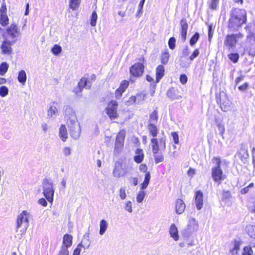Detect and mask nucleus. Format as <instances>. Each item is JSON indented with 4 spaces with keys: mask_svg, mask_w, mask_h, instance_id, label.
<instances>
[{
    "mask_svg": "<svg viewBox=\"0 0 255 255\" xmlns=\"http://www.w3.org/2000/svg\"><path fill=\"white\" fill-rule=\"evenodd\" d=\"M113 174L114 176L116 178H119L124 176V169L121 162L117 161L115 163Z\"/></svg>",
    "mask_w": 255,
    "mask_h": 255,
    "instance_id": "obj_13",
    "label": "nucleus"
},
{
    "mask_svg": "<svg viewBox=\"0 0 255 255\" xmlns=\"http://www.w3.org/2000/svg\"><path fill=\"white\" fill-rule=\"evenodd\" d=\"M59 136L61 140L65 142L68 138V132L64 125H61L59 129Z\"/></svg>",
    "mask_w": 255,
    "mask_h": 255,
    "instance_id": "obj_19",
    "label": "nucleus"
},
{
    "mask_svg": "<svg viewBox=\"0 0 255 255\" xmlns=\"http://www.w3.org/2000/svg\"><path fill=\"white\" fill-rule=\"evenodd\" d=\"M241 243L236 240L233 242V247L229 251V255H240V246Z\"/></svg>",
    "mask_w": 255,
    "mask_h": 255,
    "instance_id": "obj_16",
    "label": "nucleus"
},
{
    "mask_svg": "<svg viewBox=\"0 0 255 255\" xmlns=\"http://www.w3.org/2000/svg\"><path fill=\"white\" fill-rule=\"evenodd\" d=\"M199 54V51L198 49H196L194 50L192 55L190 56L189 58L191 61L193 60L195 58H196Z\"/></svg>",
    "mask_w": 255,
    "mask_h": 255,
    "instance_id": "obj_56",
    "label": "nucleus"
},
{
    "mask_svg": "<svg viewBox=\"0 0 255 255\" xmlns=\"http://www.w3.org/2000/svg\"><path fill=\"white\" fill-rule=\"evenodd\" d=\"M148 130L153 137H156L158 133L157 128L152 124H149L148 125Z\"/></svg>",
    "mask_w": 255,
    "mask_h": 255,
    "instance_id": "obj_31",
    "label": "nucleus"
},
{
    "mask_svg": "<svg viewBox=\"0 0 255 255\" xmlns=\"http://www.w3.org/2000/svg\"><path fill=\"white\" fill-rule=\"evenodd\" d=\"M180 81L182 84H185L187 81V77L185 74H182L180 77Z\"/></svg>",
    "mask_w": 255,
    "mask_h": 255,
    "instance_id": "obj_59",
    "label": "nucleus"
},
{
    "mask_svg": "<svg viewBox=\"0 0 255 255\" xmlns=\"http://www.w3.org/2000/svg\"><path fill=\"white\" fill-rule=\"evenodd\" d=\"M29 213L26 211H23L18 216L17 220V231H19L20 234H23L26 231L29 226Z\"/></svg>",
    "mask_w": 255,
    "mask_h": 255,
    "instance_id": "obj_5",
    "label": "nucleus"
},
{
    "mask_svg": "<svg viewBox=\"0 0 255 255\" xmlns=\"http://www.w3.org/2000/svg\"><path fill=\"white\" fill-rule=\"evenodd\" d=\"M119 196L122 200H124L127 197L126 187H122L119 190Z\"/></svg>",
    "mask_w": 255,
    "mask_h": 255,
    "instance_id": "obj_45",
    "label": "nucleus"
},
{
    "mask_svg": "<svg viewBox=\"0 0 255 255\" xmlns=\"http://www.w3.org/2000/svg\"><path fill=\"white\" fill-rule=\"evenodd\" d=\"M81 248V247H79L78 245L77 247L74 250L73 255H80Z\"/></svg>",
    "mask_w": 255,
    "mask_h": 255,
    "instance_id": "obj_64",
    "label": "nucleus"
},
{
    "mask_svg": "<svg viewBox=\"0 0 255 255\" xmlns=\"http://www.w3.org/2000/svg\"><path fill=\"white\" fill-rule=\"evenodd\" d=\"M198 228V222L194 218L190 219L188 224V229L190 232H194L195 231H197Z\"/></svg>",
    "mask_w": 255,
    "mask_h": 255,
    "instance_id": "obj_24",
    "label": "nucleus"
},
{
    "mask_svg": "<svg viewBox=\"0 0 255 255\" xmlns=\"http://www.w3.org/2000/svg\"><path fill=\"white\" fill-rule=\"evenodd\" d=\"M199 38V34L198 33H196L191 38L190 40V44L191 45H194L197 41L198 40Z\"/></svg>",
    "mask_w": 255,
    "mask_h": 255,
    "instance_id": "obj_49",
    "label": "nucleus"
},
{
    "mask_svg": "<svg viewBox=\"0 0 255 255\" xmlns=\"http://www.w3.org/2000/svg\"><path fill=\"white\" fill-rule=\"evenodd\" d=\"M175 91L174 89H170L167 92V96L172 99H179L181 98L180 96L175 95Z\"/></svg>",
    "mask_w": 255,
    "mask_h": 255,
    "instance_id": "obj_40",
    "label": "nucleus"
},
{
    "mask_svg": "<svg viewBox=\"0 0 255 255\" xmlns=\"http://www.w3.org/2000/svg\"><path fill=\"white\" fill-rule=\"evenodd\" d=\"M175 143L177 144L179 142V137L178 135L176 132H172L171 133Z\"/></svg>",
    "mask_w": 255,
    "mask_h": 255,
    "instance_id": "obj_58",
    "label": "nucleus"
},
{
    "mask_svg": "<svg viewBox=\"0 0 255 255\" xmlns=\"http://www.w3.org/2000/svg\"><path fill=\"white\" fill-rule=\"evenodd\" d=\"M27 79L26 72L24 70H21L18 72L17 80L22 85H24Z\"/></svg>",
    "mask_w": 255,
    "mask_h": 255,
    "instance_id": "obj_27",
    "label": "nucleus"
},
{
    "mask_svg": "<svg viewBox=\"0 0 255 255\" xmlns=\"http://www.w3.org/2000/svg\"><path fill=\"white\" fill-rule=\"evenodd\" d=\"M84 87L89 89L91 87V84L88 83L87 80L86 78L83 77L78 83V87L75 88L74 91L76 94H78V93L81 92L83 88Z\"/></svg>",
    "mask_w": 255,
    "mask_h": 255,
    "instance_id": "obj_15",
    "label": "nucleus"
},
{
    "mask_svg": "<svg viewBox=\"0 0 255 255\" xmlns=\"http://www.w3.org/2000/svg\"><path fill=\"white\" fill-rule=\"evenodd\" d=\"M62 152L66 156H69L71 154V149L69 147H65L62 149Z\"/></svg>",
    "mask_w": 255,
    "mask_h": 255,
    "instance_id": "obj_54",
    "label": "nucleus"
},
{
    "mask_svg": "<svg viewBox=\"0 0 255 255\" xmlns=\"http://www.w3.org/2000/svg\"><path fill=\"white\" fill-rule=\"evenodd\" d=\"M8 65L6 62H2L0 65V75H3L7 71Z\"/></svg>",
    "mask_w": 255,
    "mask_h": 255,
    "instance_id": "obj_39",
    "label": "nucleus"
},
{
    "mask_svg": "<svg viewBox=\"0 0 255 255\" xmlns=\"http://www.w3.org/2000/svg\"><path fill=\"white\" fill-rule=\"evenodd\" d=\"M42 190L43 196L50 203L53 201L55 189L53 182L48 179H44L42 182Z\"/></svg>",
    "mask_w": 255,
    "mask_h": 255,
    "instance_id": "obj_4",
    "label": "nucleus"
},
{
    "mask_svg": "<svg viewBox=\"0 0 255 255\" xmlns=\"http://www.w3.org/2000/svg\"><path fill=\"white\" fill-rule=\"evenodd\" d=\"M118 103L115 100H111L107 105L106 110L107 112H116L118 109Z\"/></svg>",
    "mask_w": 255,
    "mask_h": 255,
    "instance_id": "obj_25",
    "label": "nucleus"
},
{
    "mask_svg": "<svg viewBox=\"0 0 255 255\" xmlns=\"http://www.w3.org/2000/svg\"><path fill=\"white\" fill-rule=\"evenodd\" d=\"M8 94V89L5 86L0 87V96L1 97L6 96Z\"/></svg>",
    "mask_w": 255,
    "mask_h": 255,
    "instance_id": "obj_41",
    "label": "nucleus"
},
{
    "mask_svg": "<svg viewBox=\"0 0 255 255\" xmlns=\"http://www.w3.org/2000/svg\"><path fill=\"white\" fill-rule=\"evenodd\" d=\"M249 208L250 210L254 212H255V199H252L249 205Z\"/></svg>",
    "mask_w": 255,
    "mask_h": 255,
    "instance_id": "obj_55",
    "label": "nucleus"
},
{
    "mask_svg": "<svg viewBox=\"0 0 255 255\" xmlns=\"http://www.w3.org/2000/svg\"><path fill=\"white\" fill-rule=\"evenodd\" d=\"M73 237L69 234H65L63 238L62 247H66L68 248L71 246L72 244Z\"/></svg>",
    "mask_w": 255,
    "mask_h": 255,
    "instance_id": "obj_20",
    "label": "nucleus"
},
{
    "mask_svg": "<svg viewBox=\"0 0 255 255\" xmlns=\"http://www.w3.org/2000/svg\"><path fill=\"white\" fill-rule=\"evenodd\" d=\"M100 230H99V234L101 236L103 235L106 232L108 227V222L102 219L100 222Z\"/></svg>",
    "mask_w": 255,
    "mask_h": 255,
    "instance_id": "obj_26",
    "label": "nucleus"
},
{
    "mask_svg": "<svg viewBox=\"0 0 255 255\" xmlns=\"http://www.w3.org/2000/svg\"><path fill=\"white\" fill-rule=\"evenodd\" d=\"M135 153V155L133 157L134 161L137 163H141L144 158L143 150L141 149L137 148L136 149Z\"/></svg>",
    "mask_w": 255,
    "mask_h": 255,
    "instance_id": "obj_23",
    "label": "nucleus"
},
{
    "mask_svg": "<svg viewBox=\"0 0 255 255\" xmlns=\"http://www.w3.org/2000/svg\"><path fill=\"white\" fill-rule=\"evenodd\" d=\"M195 204L196 208L200 210L203 206V194L200 191L196 192L195 198Z\"/></svg>",
    "mask_w": 255,
    "mask_h": 255,
    "instance_id": "obj_14",
    "label": "nucleus"
},
{
    "mask_svg": "<svg viewBox=\"0 0 255 255\" xmlns=\"http://www.w3.org/2000/svg\"><path fill=\"white\" fill-rule=\"evenodd\" d=\"M243 37V35L240 33L234 34H228L226 37L224 44L228 48H232L235 46L237 41Z\"/></svg>",
    "mask_w": 255,
    "mask_h": 255,
    "instance_id": "obj_8",
    "label": "nucleus"
},
{
    "mask_svg": "<svg viewBox=\"0 0 255 255\" xmlns=\"http://www.w3.org/2000/svg\"><path fill=\"white\" fill-rule=\"evenodd\" d=\"M62 47L58 44H55L51 48V52L54 55H58L62 52Z\"/></svg>",
    "mask_w": 255,
    "mask_h": 255,
    "instance_id": "obj_36",
    "label": "nucleus"
},
{
    "mask_svg": "<svg viewBox=\"0 0 255 255\" xmlns=\"http://www.w3.org/2000/svg\"><path fill=\"white\" fill-rule=\"evenodd\" d=\"M146 94L142 92L137 94L135 97H136V104H139L141 103L145 99Z\"/></svg>",
    "mask_w": 255,
    "mask_h": 255,
    "instance_id": "obj_38",
    "label": "nucleus"
},
{
    "mask_svg": "<svg viewBox=\"0 0 255 255\" xmlns=\"http://www.w3.org/2000/svg\"><path fill=\"white\" fill-rule=\"evenodd\" d=\"M7 8L5 3L3 2L0 9V23L2 26L8 23V18L6 14Z\"/></svg>",
    "mask_w": 255,
    "mask_h": 255,
    "instance_id": "obj_10",
    "label": "nucleus"
},
{
    "mask_svg": "<svg viewBox=\"0 0 255 255\" xmlns=\"http://www.w3.org/2000/svg\"><path fill=\"white\" fill-rule=\"evenodd\" d=\"M219 0H211L209 6L212 9H216L219 3Z\"/></svg>",
    "mask_w": 255,
    "mask_h": 255,
    "instance_id": "obj_51",
    "label": "nucleus"
},
{
    "mask_svg": "<svg viewBox=\"0 0 255 255\" xmlns=\"http://www.w3.org/2000/svg\"><path fill=\"white\" fill-rule=\"evenodd\" d=\"M97 14L95 11H93L91 16L90 24L92 26H95L96 25L97 20Z\"/></svg>",
    "mask_w": 255,
    "mask_h": 255,
    "instance_id": "obj_43",
    "label": "nucleus"
},
{
    "mask_svg": "<svg viewBox=\"0 0 255 255\" xmlns=\"http://www.w3.org/2000/svg\"><path fill=\"white\" fill-rule=\"evenodd\" d=\"M239 156H240L242 161L244 163H245L249 157L247 149L245 147H242L240 150Z\"/></svg>",
    "mask_w": 255,
    "mask_h": 255,
    "instance_id": "obj_28",
    "label": "nucleus"
},
{
    "mask_svg": "<svg viewBox=\"0 0 255 255\" xmlns=\"http://www.w3.org/2000/svg\"><path fill=\"white\" fill-rule=\"evenodd\" d=\"M185 209V204L181 199H177L176 201L175 210L176 212L180 214L182 213Z\"/></svg>",
    "mask_w": 255,
    "mask_h": 255,
    "instance_id": "obj_21",
    "label": "nucleus"
},
{
    "mask_svg": "<svg viewBox=\"0 0 255 255\" xmlns=\"http://www.w3.org/2000/svg\"><path fill=\"white\" fill-rule=\"evenodd\" d=\"M212 160L215 166L212 169V176L214 181L219 185L222 181L226 178V176L223 174L221 168V165L223 162L227 163V162L226 161H222L218 157H214Z\"/></svg>",
    "mask_w": 255,
    "mask_h": 255,
    "instance_id": "obj_3",
    "label": "nucleus"
},
{
    "mask_svg": "<svg viewBox=\"0 0 255 255\" xmlns=\"http://www.w3.org/2000/svg\"><path fill=\"white\" fill-rule=\"evenodd\" d=\"M151 145L153 154H157L159 150V146H160L163 150L166 148V140L164 137L159 139V142L157 139L153 138L151 139Z\"/></svg>",
    "mask_w": 255,
    "mask_h": 255,
    "instance_id": "obj_9",
    "label": "nucleus"
},
{
    "mask_svg": "<svg viewBox=\"0 0 255 255\" xmlns=\"http://www.w3.org/2000/svg\"><path fill=\"white\" fill-rule=\"evenodd\" d=\"M128 86V82L126 80H124L121 82L118 89H119V90H121L122 92H125Z\"/></svg>",
    "mask_w": 255,
    "mask_h": 255,
    "instance_id": "obj_44",
    "label": "nucleus"
},
{
    "mask_svg": "<svg viewBox=\"0 0 255 255\" xmlns=\"http://www.w3.org/2000/svg\"><path fill=\"white\" fill-rule=\"evenodd\" d=\"M81 0H69V7L73 10H76L80 5Z\"/></svg>",
    "mask_w": 255,
    "mask_h": 255,
    "instance_id": "obj_32",
    "label": "nucleus"
},
{
    "mask_svg": "<svg viewBox=\"0 0 255 255\" xmlns=\"http://www.w3.org/2000/svg\"><path fill=\"white\" fill-rule=\"evenodd\" d=\"M38 203L43 207H46L47 206V202L44 198L39 199L38 201Z\"/></svg>",
    "mask_w": 255,
    "mask_h": 255,
    "instance_id": "obj_60",
    "label": "nucleus"
},
{
    "mask_svg": "<svg viewBox=\"0 0 255 255\" xmlns=\"http://www.w3.org/2000/svg\"><path fill=\"white\" fill-rule=\"evenodd\" d=\"M176 39L174 37H171L168 41V45L171 49H174L175 47Z\"/></svg>",
    "mask_w": 255,
    "mask_h": 255,
    "instance_id": "obj_50",
    "label": "nucleus"
},
{
    "mask_svg": "<svg viewBox=\"0 0 255 255\" xmlns=\"http://www.w3.org/2000/svg\"><path fill=\"white\" fill-rule=\"evenodd\" d=\"M67 123L71 137L75 139H78L81 134V127L77 121V117L74 113L68 115Z\"/></svg>",
    "mask_w": 255,
    "mask_h": 255,
    "instance_id": "obj_2",
    "label": "nucleus"
},
{
    "mask_svg": "<svg viewBox=\"0 0 255 255\" xmlns=\"http://www.w3.org/2000/svg\"><path fill=\"white\" fill-rule=\"evenodd\" d=\"M59 110V103L56 102H53L49 104L48 112H57Z\"/></svg>",
    "mask_w": 255,
    "mask_h": 255,
    "instance_id": "obj_33",
    "label": "nucleus"
},
{
    "mask_svg": "<svg viewBox=\"0 0 255 255\" xmlns=\"http://www.w3.org/2000/svg\"><path fill=\"white\" fill-rule=\"evenodd\" d=\"M20 34V30L18 25L15 23H12L7 27L6 33L3 35V37L15 42L16 38Z\"/></svg>",
    "mask_w": 255,
    "mask_h": 255,
    "instance_id": "obj_6",
    "label": "nucleus"
},
{
    "mask_svg": "<svg viewBox=\"0 0 255 255\" xmlns=\"http://www.w3.org/2000/svg\"><path fill=\"white\" fill-rule=\"evenodd\" d=\"M126 135V131L124 129L121 130L118 134L115 144L114 152L118 154L121 152L123 149L124 140Z\"/></svg>",
    "mask_w": 255,
    "mask_h": 255,
    "instance_id": "obj_7",
    "label": "nucleus"
},
{
    "mask_svg": "<svg viewBox=\"0 0 255 255\" xmlns=\"http://www.w3.org/2000/svg\"><path fill=\"white\" fill-rule=\"evenodd\" d=\"M228 57L232 62L236 63L239 60V56L237 53H231L228 55Z\"/></svg>",
    "mask_w": 255,
    "mask_h": 255,
    "instance_id": "obj_48",
    "label": "nucleus"
},
{
    "mask_svg": "<svg viewBox=\"0 0 255 255\" xmlns=\"http://www.w3.org/2000/svg\"><path fill=\"white\" fill-rule=\"evenodd\" d=\"M91 245V241L89 239V236H84V238L81 243L79 244V247L84 249H88Z\"/></svg>",
    "mask_w": 255,
    "mask_h": 255,
    "instance_id": "obj_29",
    "label": "nucleus"
},
{
    "mask_svg": "<svg viewBox=\"0 0 255 255\" xmlns=\"http://www.w3.org/2000/svg\"><path fill=\"white\" fill-rule=\"evenodd\" d=\"M169 54L168 50L166 49L162 52L161 55V63L165 64H166L169 60Z\"/></svg>",
    "mask_w": 255,
    "mask_h": 255,
    "instance_id": "obj_34",
    "label": "nucleus"
},
{
    "mask_svg": "<svg viewBox=\"0 0 255 255\" xmlns=\"http://www.w3.org/2000/svg\"><path fill=\"white\" fill-rule=\"evenodd\" d=\"M58 255H69V251L67 248L61 247Z\"/></svg>",
    "mask_w": 255,
    "mask_h": 255,
    "instance_id": "obj_53",
    "label": "nucleus"
},
{
    "mask_svg": "<svg viewBox=\"0 0 255 255\" xmlns=\"http://www.w3.org/2000/svg\"><path fill=\"white\" fill-rule=\"evenodd\" d=\"M145 195H146V194L144 191H143L142 190L139 191L137 193L136 197V200L137 202H138V203H141L143 201Z\"/></svg>",
    "mask_w": 255,
    "mask_h": 255,
    "instance_id": "obj_37",
    "label": "nucleus"
},
{
    "mask_svg": "<svg viewBox=\"0 0 255 255\" xmlns=\"http://www.w3.org/2000/svg\"><path fill=\"white\" fill-rule=\"evenodd\" d=\"M124 209L128 213H132V203L131 201H128L125 203L124 206Z\"/></svg>",
    "mask_w": 255,
    "mask_h": 255,
    "instance_id": "obj_46",
    "label": "nucleus"
},
{
    "mask_svg": "<svg viewBox=\"0 0 255 255\" xmlns=\"http://www.w3.org/2000/svg\"><path fill=\"white\" fill-rule=\"evenodd\" d=\"M123 93V92H122L121 90H119V89L118 88L115 92L116 98L117 99H119L121 97Z\"/></svg>",
    "mask_w": 255,
    "mask_h": 255,
    "instance_id": "obj_63",
    "label": "nucleus"
},
{
    "mask_svg": "<svg viewBox=\"0 0 255 255\" xmlns=\"http://www.w3.org/2000/svg\"><path fill=\"white\" fill-rule=\"evenodd\" d=\"M145 0H141L138 5V14L142 13V9L145 2Z\"/></svg>",
    "mask_w": 255,
    "mask_h": 255,
    "instance_id": "obj_61",
    "label": "nucleus"
},
{
    "mask_svg": "<svg viewBox=\"0 0 255 255\" xmlns=\"http://www.w3.org/2000/svg\"><path fill=\"white\" fill-rule=\"evenodd\" d=\"M164 75V67L163 65H158L156 69V82H159Z\"/></svg>",
    "mask_w": 255,
    "mask_h": 255,
    "instance_id": "obj_22",
    "label": "nucleus"
},
{
    "mask_svg": "<svg viewBox=\"0 0 255 255\" xmlns=\"http://www.w3.org/2000/svg\"><path fill=\"white\" fill-rule=\"evenodd\" d=\"M247 232L251 238L255 239V226L253 225L248 226L247 227Z\"/></svg>",
    "mask_w": 255,
    "mask_h": 255,
    "instance_id": "obj_35",
    "label": "nucleus"
},
{
    "mask_svg": "<svg viewBox=\"0 0 255 255\" xmlns=\"http://www.w3.org/2000/svg\"><path fill=\"white\" fill-rule=\"evenodd\" d=\"M247 21V12L245 10L233 8L230 12L228 28L230 31L239 30Z\"/></svg>",
    "mask_w": 255,
    "mask_h": 255,
    "instance_id": "obj_1",
    "label": "nucleus"
},
{
    "mask_svg": "<svg viewBox=\"0 0 255 255\" xmlns=\"http://www.w3.org/2000/svg\"><path fill=\"white\" fill-rule=\"evenodd\" d=\"M134 103H136V97L135 96H131V97H130L129 98L128 100L126 101V104L127 106L131 105H132Z\"/></svg>",
    "mask_w": 255,
    "mask_h": 255,
    "instance_id": "obj_52",
    "label": "nucleus"
},
{
    "mask_svg": "<svg viewBox=\"0 0 255 255\" xmlns=\"http://www.w3.org/2000/svg\"><path fill=\"white\" fill-rule=\"evenodd\" d=\"M169 232L170 237L172 238L174 241H177L179 240V236L178 234V231L174 224L171 225Z\"/></svg>",
    "mask_w": 255,
    "mask_h": 255,
    "instance_id": "obj_18",
    "label": "nucleus"
},
{
    "mask_svg": "<svg viewBox=\"0 0 255 255\" xmlns=\"http://www.w3.org/2000/svg\"><path fill=\"white\" fill-rule=\"evenodd\" d=\"M107 114L111 120L115 119L118 117L117 113H107Z\"/></svg>",
    "mask_w": 255,
    "mask_h": 255,
    "instance_id": "obj_62",
    "label": "nucleus"
},
{
    "mask_svg": "<svg viewBox=\"0 0 255 255\" xmlns=\"http://www.w3.org/2000/svg\"><path fill=\"white\" fill-rule=\"evenodd\" d=\"M4 40L1 45V49L4 54H10L12 52L11 45L13 43L12 40L6 38H3Z\"/></svg>",
    "mask_w": 255,
    "mask_h": 255,
    "instance_id": "obj_12",
    "label": "nucleus"
},
{
    "mask_svg": "<svg viewBox=\"0 0 255 255\" xmlns=\"http://www.w3.org/2000/svg\"><path fill=\"white\" fill-rule=\"evenodd\" d=\"M150 179V174L149 172H146L145 175L144 180L140 185V189L143 190L148 186Z\"/></svg>",
    "mask_w": 255,
    "mask_h": 255,
    "instance_id": "obj_30",
    "label": "nucleus"
},
{
    "mask_svg": "<svg viewBox=\"0 0 255 255\" xmlns=\"http://www.w3.org/2000/svg\"><path fill=\"white\" fill-rule=\"evenodd\" d=\"M143 72V66L140 63L134 64L130 68L131 75L134 77L141 76Z\"/></svg>",
    "mask_w": 255,
    "mask_h": 255,
    "instance_id": "obj_11",
    "label": "nucleus"
},
{
    "mask_svg": "<svg viewBox=\"0 0 255 255\" xmlns=\"http://www.w3.org/2000/svg\"><path fill=\"white\" fill-rule=\"evenodd\" d=\"M253 251L250 246H246L244 247L242 255H253Z\"/></svg>",
    "mask_w": 255,
    "mask_h": 255,
    "instance_id": "obj_42",
    "label": "nucleus"
},
{
    "mask_svg": "<svg viewBox=\"0 0 255 255\" xmlns=\"http://www.w3.org/2000/svg\"><path fill=\"white\" fill-rule=\"evenodd\" d=\"M158 117L157 116V113H152L150 115V121L154 123L157 121Z\"/></svg>",
    "mask_w": 255,
    "mask_h": 255,
    "instance_id": "obj_57",
    "label": "nucleus"
},
{
    "mask_svg": "<svg viewBox=\"0 0 255 255\" xmlns=\"http://www.w3.org/2000/svg\"><path fill=\"white\" fill-rule=\"evenodd\" d=\"M153 157L156 164L162 162L164 160V156L162 154H153Z\"/></svg>",
    "mask_w": 255,
    "mask_h": 255,
    "instance_id": "obj_47",
    "label": "nucleus"
},
{
    "mask_svg": "<svg viewBox=\"0 0 255 255\" xmlns=\"http://www.w3.org/2000/svg\"><path fill=\"white\" fill-rule=\"evenodd\" d=\"M180 34L182 40L184 41L186 38V34L188 25L186 19H182L180 21Z\"/></svg>",
    "mask_w": 255,
    "mask_h": 255,
    "instance_id": "obj_17",
    "label": "nucleus"
}]
</instances>
